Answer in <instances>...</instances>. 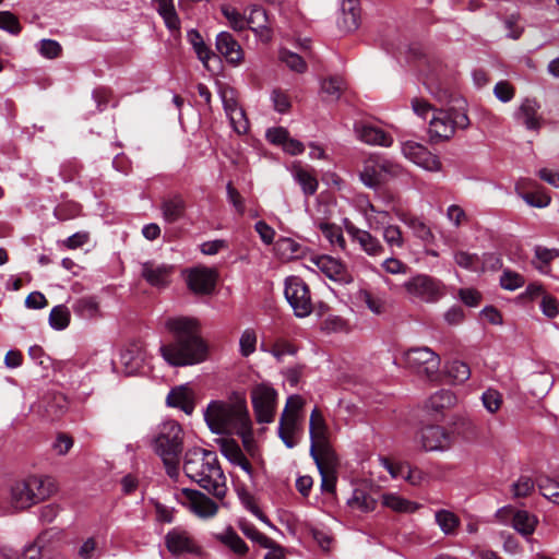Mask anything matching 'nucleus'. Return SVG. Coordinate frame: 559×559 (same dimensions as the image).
<instances>
[{
	"instance_id": "f257e3e1",
	"label": "nucleus",
	"mask_w": 559,
	"mask_h": 559,
	"mask_svg": "<svg viewBox=\"0 0 559 559\" xmlns=\"http://www.w3.org/2000/svg\"><path fill=\"white\" fill-rule=\"evenodd\" d=\"M165 325L174 334V342L160 347L162 356L168 364L188 366L205 360L207 347L200 336L195 319L169 318Z\"/></svg>"
},
{
	"instance_id": "f03ea898",
	"label": "nucleus",
	"mask_w": 559,
	"mask_h": 559,
	"mask_svg": "<svg viewBox=\"0 0 559 559\" xmlns=\"http://www.w3.org/2000/svg\"><path fill=\"white\" fill-rule=\"evenodd\" d=\"M183 471L190 479L215 498L222 500L225 497L227 491L226 477L216 453L197 447L187 450L183 456Z\"/></svg>"
},
{
	"instance_id": "7ed1b4c3",
	"label": "nucleus",
	"mask_w": 559,
	"mask_h": 559,
	"mask_svg": "<svg viewBox=\"0 0 559 559\" xmlns=\"http://www.w3.org/2000/svg\"><path fill=\"white\" fill-rule=\"evenodd\" d=\"M204 418L214 433H238L245 437L251 431V420L246 399L235 394L233 402L213 401L207 405Z\"/></svg>"
},
{
	"instance_id": "20e7f679",
	"label": "nucleus",
	"mask_w": 559,
	"mask_h": 559,
	"mask_svg": "<svg viewBox=\"0 0 559 559\" xmlns=\"http://www.w3.org/2000/svg\"><path fill=\"white\" fill-rule=\"evenodd\" d=\"M183 431L181 426L168 420L159 426L157 436L153 440L154 452L162 459L167 475L176 478L179 474V456L182 452Z\"/></svg>"
},
{
	"instance_id": "39448f33",
	"label": "nucleus",
	"mask_w": 559,
	"mask_h": 559,
	"mask_svg": "<svg viewBox=\"0 0 559 559\" xmlns=\"http://www.w3.org/2000/svg\"><path fill=\"white\" fill-rule=\"evenodd\" d=\"M57 490L58 485L52 477L33 475L11 487V504L24 510L50 498Z\"/></svg>"
},
{
	"instance_id": "423d86ee",
	"label": "nucleus",
	"mask_w": 559,
	"mask_h": 559,
	"mask_svg": "<svg viewBox=\"0 0 559 559\" xmlns=\"http://www.w3.org/2000/svg\"><path fill=\"white\" fill-rule=\"evenodd\" d=\"M406 366L421 378L436 381L439 378L440 357L428 347L411 348L404 354Z\"/></svg>"
},
{
	"instance_id": "0eeeda50",
	"label": "nucleus",
	"mask_w": 559,
	"mask_h": 559,
	"mask_svg": "<svg viewBox=\"0 0 559 559\" xmlns=\"http://www.w3.org/2000/svg\"><path fill=\"white\" fill-rule=\"evenodd\" d=\"M250 395L257 421L272 423L277 407L276 390L269 383H259L252 388Z\"/></svg>"
},
{
	"instance_id": "6e6552de",
	"label": "nucleus",
	"mask_w": 559,
	"mask_h": 559,
	"mask_svg": "<svg viewBox=\"0 0 559 559\" xmlns=\"http://www.w3.org/2000/svg\"><path fill=\"white\" fill-rule=\"evenodd\" d=\"M402 288L409 298L424 302H436L443 296L441 283L426 274L411 277L403 283Z\"/></svg>"
},
{
	"instance_id": "1a4fd4ad",
	"label": "nucleus",
	"mask_w": 559,
	"mask_h": 559,
	"mask_svg": "<svg viewBox=\"0 0 559 559\" xmlns=\"http://www.w3.org/2000/svg\"><path fill=\"white\" fill-rule=\"evenodd\" d=\"M177 501L201 519H210L216 515L218 511L217 503L205 493L183 488L176 493Z\"/></svg>"
},
{
	"instance_id": "9d476101",
	"label": "nucleus",
	"mask_w": 559,
	"mask_h": 559,
	"mask_svg": "<svg viewBox=\"0 0 559 559\" xmlns=\"http://www.w3.org/2000/svg\"><path fill=\"white\" fill-rule=\"evenodd\" d=\"M285 297L297 317L305 318L311 313L310 292L306 283L299 277L292 276L286 280Z\"/></svg>"
},
{
	"instance_id": "9b49d317",
	"label": "nucleus",
	"mask_w": 559,
	"mask_h": 559,
	"mask_svg": "<svg viewBox=\"0 0 559 559\" xmlns=\"http://www.w3.org/2000/svg\"><path fill=\"white\" fill-rule=\"evenodd\" d=\"M419 441L425 451H447L451 448L453 438L444 427L428 425L419 431Z\"/></svg>"
},
{
	"instance_id": "f8f14e48",
	"label": "nucleus",
	"mask_w": 559,
	"mask_h": 559,
	"mask_svg": "<svg viewBox=\"0 0 559 559\" xmlns=\"http://www.w3.org/2000/svg\"><path fill=\"white\" fill-rule=\"evenodd\" d=\"M402 153L407 159L426 170H441L442 165L438 156L430 153L424 145L417 142L407 141L403 143Z\"/></svg>"
},
{
	"instance_id": "ddd939ff",
	"label": "nucleus",
	"mask_w": 559,
	"mask_h": 559,
	"mask_svg": "<svg viewBox=\"0 0 559 559\" xmlns=\"http://www.w3.org/2000/svg\"><path fill=\"white\" fill-rule=\"evenodd\" d=\"M216 271L205 266L191 269L187 276L189 289L197 295H210L216 286Z\"/></svg>"
},
{
	"instance_id": "4468645a",
	"label": "nucleus",
	"mask_w": 559,
	"mask_h": 559,
	"mask_svg": "<svg viewBox=\"0 0 559 559\" xmlns=\"http://www.w3.org/2000/svg\"><path fill=\"white\" fill-rule=\"evenodd\" d=\"M345 229L368 257L378 258L384 254L385 248L382 242L368 230L360 229L349 222L345 223Z\"/></svg>"
},
{
	"instance_id": "2eb2a0df",
	"label": "nucleus",
	"mask_w": 559,
	"mask_h": 559,
	"mask_svg": "<svg viewBox=\"0 0 559 559\" xmlns=\"http://www.w3.org/2000/svg\"><path fill=\"white\" fill-rule=\"evenodd\" d=\"M310 262L333 281L348 283L352 280L346 265L335 258L330 255H313Z\"/></svg>"
},
{
	"instance_id": "dca6fc26",
	"label": "nucleus",
	"mask_w": 559,
	"mask_h": 559,
	"mask_svg": "<svg viewBox=\"0 0 559 559\" xmlns=\"http://www.w3.org/2000/svg\"><path fill=\"white\" fill-rule=\"evenodd\" d=\"M146 353L141 342H131L120 353V362L123 366L126 376L135 374L145 361Z\"/></svg>"
},
{
	"instance_id": "f3484780",
	"label": "nucleus",
	"mask_w": 559,
	"mask_h": 559,
	"mask_svg": "<svg viewBox=\"0 0 559 559\" xmlns=\"http://www.w3.org/2000/svg\"><path fill=\"white\" fill-rule=\"evenodd\" d=\"M174 266L165 263L147 261L142 263V277L154 287L164 288L169 285Z\"/></svg>"
},
{
	"instance_id": "a211bd4d",
	"label": "nucleus",
	"mask_w": 559,
	"mask_h": 559,
	"mask_svg": "<svg viewBox=\"0 0 559 559\" xmlns=\"http://www.w3.org/2000/svg\"><path fill=\"white\" fill-rule=\"evenodd\" d=\"M165 545L168 551L175 556L199 551L198 545L189 533L179 528H173L166 534Z\"/></svg>"
},
{
	"instance_id": "6ab92c4d",
	"label": "nucleus",
	"mask_w": 559,
	"mask_h": 559,
	"mask_svg": "<svg viewBox=\"0 0 559 559\" xmlns=\"http://www.w3.org/2000/svg\"><path fill=\"white\" fill-rule=\"evenodd\" d=\"M499 516H511L512 526L523 536H530L534 533L538 523L535 515L531 514L525 510H514L513 508H503L498 512Z\"/></svg>"
},
{
	"instance_id": "aec40b11",
	"label": "nucleus",
	"mask_w": 559,
	"mask_h": 559,
	"mask_svg": "<svg viewBox=\"0 0 559 559\" xmlns=\"http://www.w3.org/2000/svg\"><path fill=\"white\" fill-rule=\"evenodd\" d=\"M539 103L535 98H525L514 116L527 130L538 131L542 128L543 118L538 115Z\"/></svg>"
},
{
	"instance_id": "412c9836",
	"label": "nucleus",
	"mask_w": 559,
	"mask_h": 559,
	"mask_svg": "<svg viewBox=\"0 0 559 559\" xmlns=\"http://www.w3.org/2000/svg\"><path fill=\"white\" fill-rule=\"evenodd\" d=\"M456 396L449 390H440L426 402V409L435 420L443 418L444 411L456 404Z\"/></svg>"
},
{
	"instance_id": "4be33fe9",
	"label": "nucleus",
	"mask_w": 559,
	"mask_h": 559,
	"mask_svg": "<svg viewBox=\"0 0 559 559\" xmlns=\"http://www.w3.org/2000/svg\"><path fill=\"white\" fill-rule=\"evenodd\" d=\"M216 49L231 64H238L243 59L240 45L228 32H222L217 35Z\"/></svg>"
},
{
	"instance_id": "5701e85b",
	"label": "nucleus",
	"mask_w": 559,
	"mask_h": 559,
	"mask_svg": "<svg viewBox=\"0 0 559 559\" xmlns=\"http://www.w3.org/2000/svg\"><path fill=\"white\" fill-rule=\"evenodd\" d=\"M431 138L449 140L454 135L450 110H436L429 121Z\"/></svg>"
},
{
	"instance_id": "b1692460",
	"label": "nucleus",
	"mask_w": 559,
	"mask_h": 559,
	"mask_svg": "<svg viewBox=\"0 0 559 559\" xmlns=\"http://www.w3.org/2000/svg\"><path fill=\"white\" fill-rule=\"evenodd\" d=\"M310 455L316 462L319 473L322 472H336L338 466V460L331 448L330 442L310 447Z\"/></svg>"
},
{
	"instance_id": "393cba45",
	"label": "nucleus",
	"mask_w": 559,
	"mask_h": 559,
	"mask_svg": "<svg viewBox=\"0 0 559 559\" xmlns=\"http://www.w3.org/2000/svg\"><path fill=\"white\" fill-rule=\"evenodd\" d=\"M338 27L344 32H354L360 25V5L358 0H342Z\"/></svg>"
},
{
	"instance_id": "a878e982",
	"label": "nucleus",
	"mask_w": 559,
	"mask_h": 559,
	"mask_svg": "<svg viewBox=\"0 0 559 559\" xmlns=\"http://www.w3.org/2000/svg\"><path fill=\"white\" fill-rule=\"evenodd\" d=\"M247 19V26L252 29L264 41L271 39V27L266 11L259 7L252 5Z\"/></svg>"
},
{
	"instance_id": "bb28decb",
	"label": "nucleus",
	"mask_w": 559,
	"mask_h": 559,
	"mask_svg": "<svg viewBox=\"0 0 559 559\" xmlns=\"http://www.w3.org/2000/svg\"><path fill=\"white\" fill-rule=\"evenodd\" d=\"M69 407L67 397L61 393L48 394L39 405V413L50 419L55 420L60 418Z\"/></svg>"
},
{
	"instance_id": "cd10ccee",
	"label": "nucleus",
	"mask_w": 559,
	"mask_h": 559,
	"mask_svg": "<svg viewBox=\"0 0 559 559\" xmlns=\"http://www.w3.org/2000/svg\"><path fill=\"white\" fill-rule=\"evenodd\" d=\"M329 428L323 417L322 412L314 407L310 414L309 418V435L311 440V445L314 447L318 444H323L329 442Z\"/></svg>"
},
{
	"instance_id": "c85d7f7f",
	"label": "nucleus",
	"mask_w": 559,
	"mask_h": 559,
	"mask_svg": "<svg viewBox=\"0 0 559 559\" xmlns=\"http://www.w3.org/2000/svg\"><path fill=\"white\" fill-rule=\"evenodd\" d=\"M222 454L233 464L238 465L248 475H252V466L243 454L239 444L233 439H223L219 442Z\"/></svg>"
},
{
	"instance_id": "c756f323",
	"label": "nucleus",
	"mask_w": 559,
	"mask_h": 559,
	"mask_svg": "<svg viewBox=\"0 0 559 559\" xmlns=\"http://www.w3.org/2000/svg\"><path fill=\"white\" fill-rule=\"evenodd\" d=\"M301 430V418H294L293 416H286L282 414L278 426V437L284 444L292 449L297 444L295 436Z\"/></svg>"
},
{
	"instance_id": "7c9ffc66",
	"label": "nucleus",
	"mask_w": 559,
	"mask_h": 559,
	"mask_svg": "<svg viewBox=\"0 0 559 559\" xmlns=\"http://www.w3.org/2000/svg\"><path fill=\"white\" fill-rule=\"evenodd\" d=\"M355 131L358 138L367 144L382 146L392 144V138L379 128L369 124H356Z\"/></svg>"
},
{
	"instance_id": "2f4dec72",
	"label": "nucleus",
	"mask_w": 559,
	"mask_h": 559,
	"mask_svg": "<svg viewBox=\"0 0 559 559\" xmlns=\"http://www.w3.org/2000/svg\"><path fill=\"white\" fill-rule=\"evenodd\" d=\"M167 404L182 409L190 415L194 409L193 392L187 385L173 389L167 396Z\"/></svg>"
},
{
	"instance_id": "473e14b6",
	"label": "nucleus",
	"mask_w": 559,
	"mask_h": 559,
	"mask_svg": "<svg viewBox=\"0 0 559 559\" xmlns=\"http://www.w3.org/2000/svg\"><path fill=\"white\" fill-rule=\"evenodd\" d=\"M160 209L164 219L168 223H175L183 216L186 202L181 195L176 194L163 200Z\"/></svg>"
},
{
	"instance_id": "72a5a7b5",
	"label": "nucleus",
	"mask_w": 559,
	"mask_h": 559,
	"mask_svg": "<svg viewBox=\"0 0 559 559\" xmlns=\"http://www.w3.org/2000/svg\"><path fill=\"white\" fill-rule=\"evenodd\" d=\"M382 503L384 507L397 513H414L420 504L401 497L397 493L389 492L382 495Z\"/></svg>"
},
{
	"instance_id": "f704fd0d",
	"label": "nucleus",
	"mask_w": 559,
	"mask_h": 559,
	"mask_svg": "<svg viewBox=\"0 0 559 559\" xmlns=\"http://www.w3.org/2000/svg\"><path fill=\"white\" fill-rule=\"evenodd\" d=\"M347 504L354 511L368 513L376 509L377 500L364 489H355L352 497L347 500Z\"/></svg>"
},
{
	"instance_id": "c9c22d12",
	"label": "nucleus",
	"mask_w": 559,
	"mask_h": 559,
	"mask_svg": "<svg viewBox=\"0 0 559 559\" xmlns=\"http://www.w3.org/2000/svg\"><path fill=\"white\" fill-rule=\"evenodd\" d=\"M157 12L170 31H179L180 19L176 12L174 0H156Z\"/></svg>"
},
{
	"instance_id": "e433bc0d",
	"label": "nucleus",
	"mask_w": 559,
	"mask_h": 559,
	"mask_svg": "<svg viewBox=\"0 0 559 559\" xmlns=\"http://www.w3.org/2000/svg\"><path fill=\"white\" fill-rule=\"evenodd\" d=\"M218 539L238 556L242 557L247 555L249 550L243 539L230 527L219 534Z\"/></svg>"
},
{
	"instance_id": "4c0bfd02",
	"label": "nucleus",
	"mask_w": 559,
	"mask_h": 559,
	"mask_svg": "<svg viewBox=\"0 0 559 559\" xmlns=\"http://www.w3.org/2000/svg\"><path fill=\"white\" fill-rule=\"evenodd\" d=\"M188 39L192 45L194 52L197 53L199 60L204 64L205 68H209V60L214 57V52L205 45L202 36L195 29H191L188 32Z\"/></svg>"
},
{
	"instance_id": "58836bf2",
	"label": "nucleus",
	"mask_w": 559,
	"mask_h": 559,
	"mask_svg": "<svg viewBox=\"0 0 559 559\" xmlns=\"http://www.w3.org/2000/svg\"><path fill=\"white\" fill-rule=\"evenodd\" d=\"M436 522L445 535H454L461 521L457 515L448 510L436 512Z\"/></svg>"
},
{
	"instance_id": "ea45409f",
	"label": "nucleus",
	"mask_w": 559,
	"mask_h": 559,
	"mask_svg": "<svg viewBox=\"0 0 559 559\" xmlns=\"http://www.w3.org/2000/svg\"><path fill=\"white\" fill-rule=\"evenodd\" d=\"M318 227L331 245L337 246L340 249L345 250L346 241L341 227L336 226L335 224L325 222L319 223Z\"/></svg>"
},
{
	"instance_id": "a19ab883",
	"label": "nucleus",
	"mask_w": 559,
	"mask_h": 559,
	"mask_svg": "<svg viewBox=\"0 0 559 559\" xmlns=\"http://www.w3.org/2000/svg\"><path fill=\"white\" fill-rule=\"evenodd\" d=\"M238 527L249 539L259 544L261 547H272L273 540L259 532L255 526L248 521L240 520L238 522Z\"/></svg>"
},
{
	"instance_id": "79ce46f5",
	"label": "nucleus",
	"mask_w": 559,
	"mask_h": 559,
	"mask_svg": "<svg viewBox=\"0 0 559 559\" xmlns=\"http://www.w3.org/2000/svg\"><path fill=\"white\" fill-rule=\"evenodd\" d=\"M73 310L83 318H94L98 314L99 306L94 297H83L75 301Z\"/></svg>"
},
{
	"instance_id": "37998d69",
	"label": "nucleus",
	"mask_w": 559,
	"mask_h": 559,
	"mask_svg": "<svg viewBox=\"0 0 559 559\" xmlns=\"http://www.w3.org/2000/svg\"><path fill=\"white\" fill-rule=\"evenodd\" d=\"M296 181L301 186V189L306 195H312L318 189V180L310 171L297 168L294 173Z\"/></svg>"
},
{
	"instance_id": "c03bdc74",
	"label": "nucleus",
	"mask_w": 559,
	"mask_h": 559,
	"mask_svg": "<svg viewBox=\"0 0 559 559\" xmlns=\"http://www.w3.org/2000/svg\"><path fill=\"white\" fill-rule=\"evenodd\" d=\"M382 238L386 246L391 249H402L405 243L403 231L397 225H386L382 230Z\"/></svg>"
},
{
	"instance_id": "a18cd8bd",
	"label": "nucleus",
	"mask_w": 559,
	"mask_h": 559,
	"mask_svg": "<svg viewBox=\"0 0 559 559\" xmlns=\"http://www.w3.org/2000/svg\"><path fill=\"white\" fill-rule=\"evenodd\" d=\"M70 323V311L64 305L56 306L49 314V324L55 330H63Z\"/></svg>"
},
{
	"instance_id": "49530a36",
	"label": "nucleus",
	"mask_w": 559,
	"mask_h": 559,
	"mask_svg": "<svg viewBox=\"0 0 559 559\" xmlns=\"http://www.w3.org/2000/svg\"><path fill=\"white\" fill-rule=\"evenodd\" d=\"M481 403L488 413L496 414L503 404V396L498 390L488 388L481 394Z\"/></svg>"
},
{
	"instance_id": "de8ad7c7",
	"label": "nucleus",
	"mask_w": 559,
	"mask_h": 559,
	"mask_svg": "<svg viewBox=\"0 0 559 559\" xmlns=\"http://www.w3.org/2000/svg\"><path fill=\"white\" fill-rule=\"evenodd\" d=\"M345 82L341 76H331L321 83L323 93L331 97V99H338L345 90Z\"/></svg>"
},
{
	"instance_id": "09e8293b",
	"label": "nucleus",
	"mask_w": 559,
	"mask_h": 559,
	"mask_svg": "<svg viewBox=\"0 0 559 559\" xmlns=\"http://www.w3.org/2000/svg\"><path fill=\"white\" fill-rule=\"evenodd\" d=\"M404 223L413 230L414 235L424 240V241H432L435 236L429 226H427L423 221L417 217H411L404 219Z\"/></svg>"
},
{
	"instance_id": "8fccbe9b",
	"label": "nucleus",
	"mask_w": 559,
	"mask_h": 559,
	"mask_svg": "<svg viewBox=\"0 0 559 559\" xmlns=\"http://www.w3.org/2000/svg\"><path fill=\"white\" fill-rule=\"evenodd\" d=\"M377 165L378 173L381 175L382 181L399 177L404 173V169L401 165L389 159L379 160L377 162Z\"/></svg>"
},
{
	"instance_id": "3c124183",
	"label": "nucleus",
	"mask_w": 559,
	"mask_h": 559,
	"mask_svg": "<svg viewBox=\"0 0 559 559\" xmlns=\"http://www.w3.org/2000/svg\"><path fill=\"white\" fill-rule=\"evenodd\" d=\"M280 59L293 71L302 73L307 69V64L304 59L299 55L289 50H281Z\"/></svg>"
},
{
	"instance_id": "603ef678",
	"label": "nucleus",
	"mask_w": 559,
	"mask_h": 559,
	"mask_svg": "<svg viewBox=\"0 0 559 559\" xmlns=\"http://www.w3.org/2000/svg\"><path fill=\"white\" fill-rule=\"evenodd\" d=\"M223 15L227 19L229 25L235 31H242L247 27V19L238 12L235 8L231 7H223L222 8Z\"/></svg>"
},
{
	"instance_id": "864d4df0",
	"label": "nucleus",
	"mask_w": 559,
	"mask_h": 559,
	"mask_svg": "<svg viewBox=\"0 0 559 559\" xmlns=\"http://www.w3.org/2000/svg\"><path fill=\"white\" fill-rule=\"evenodd\" d=\"M449 376L457 383H463L471 377V369L467 364L455 360L448 368Z\"/></svg>"
},
{
	"instance_id": "5fc2aeb1",
	"label": "nucleus",
	"mask_w": 559,
	"mask_h": 559,
	"mask_svg": "<svg viewBox=\"0 0 559 559\" xmlns=\"http://www.w3.org/2000/svg\"><path fill=\"white\" fill-rule=\"evenodd\" d=\"M227 116L229 118L231 127L238 134L247 133V131L249 130V121L242 108L231 110V112Z\"/></svg>"
},
{
	"instance_id": "6e6d98bb",
	"label": "nucleus",
	"mask_w": 559,
	"mask_h": 559,
	"mask_svg": "<svg viewBox=\"0 0 559 559\" xmlns=\"http://www.w3.org/2000/svg\"><path fill=\"white\" fill-rule=\"evenodd\" d=\"M297 348L294 344L284 338H278L274 342L271 348L272 355L278 360L282 361L283 358L287 355H295Z\"/></svg>"
},
{
	"instance_id": "4d7b16f0",
	"label": "nucleus",
	"mask_w": 559,
	"mask_h": 559,
	"mask_svg": "<svg viewBox=\"0 0 559 559\" xmlns=\"http://www.w3.org/2000/svg\"><path fill=\"white\" fill-rule=\"evenodd\" d=\"M257 345V335L253 330L247 329L242 332L240 340H239V346H240V353L243 357H248L255 350Z\"/></svg>"
},
{
	"instance_id": "13d9d810",
	"label": "nucleus",
	"mask_w": 559,
	"mask_h": 559,
	"mask_svg": "<svg viewBox=\"0 0 559 559\" xmlns=\"http://www.w3.org/2000/svg\"><path fill=\"white\" fill-rule=\"evenodd\" d=\"M538 487L544 497L559 504V483L550 478H545L539 480Z\"/></svg>"
},
{
	"instance_id": "bf43d9fd",
	"label": "nucleus",
	"mask_w": 559,
	"mask_h": 559,
	"mask_svg": "<svg viewBox=\"0 0 559 559\" xmlns=\"http://www.w3.org/2000/svg\"><path fill=\"white\" fill-rule=\"evenodd\" d=\"M359 297L374 314H381L384 312L385 302L381 298L373 296L368 290L359 292Z\"/></svg>"
},
{
	"instance_id": "052dcab7",
	"label": "nucleus",
	"mask_w": 559,
	"mask_h": 559,
	"mask_svg": "<svg viewBox=\"0 0 559 559\" xmlns=\"http://www.w3.org/2000/svg\"><path fill=\"white\" fill-rule=\"evenodd\" d=\"M520 195L531 206L546 207L550 203V197L539 190L523 192Z\"/></svg>"
},
{
	"instance_id": "680f3d73",
	"label": "nucleus",
	"mask_w": 559,
	"mask_h": 559,
	"mask_svg": "<svg viewBox=\"0 0 559 559\" xmlns=\"http://www.w3.org/2000/svg\"><path fill=\"white\" fill-rule=\"evenodd\" d=\"M525 281L522 275L512 271H504L500 277L502 288L515 290L524 285Z\"/></svg>"
},
{
	"instance_id": "e2e57ef3",
	"label": "nucleus",
	"mask_w": 559,
	"mask_h": 559,
	"mask_svg": "<svg viewBox=\"0 0 559 559\" xmlns=\"http://www.w3.org/2000/svg\"><path fill=\"white\" fill-rule=\"evenodd\" d=\"M0 28L14 35L21 32L17 17L9 11H0Z\"/></svg>"
},
{
	"instance_id": "0e129e2a",
	"label": "nucleus",
	"mask_w": 559,
	"mask_h": 559,
	"mask_svg": "<svg viewBox=\"0 0 559 559\" xmlns=\"http://www.w3.org/2000/svg\"><path fill=\"white\" fill-rule=\"evenodd\" d=\"M381 266L386 273L392 275H404L407 274L409 270L407 264L394 257L386 258Z\"/></svg>"
},
{
	"instance_id": "69168bd1",
	"label": "nucleus",
	"mask_w": 559,
	"mask_h": 559,
	"mask_svg": "<svg viewBox=\"0 0 559 559\" xmlns=\"http://www.w3.org/2000/svg\"><path fill=\"white\" fill-rule=\"evenodd\" d=\"M495 96L502 103H508L513 99L515 88L508 81H500L493 87Z\"/></svg>"
},
{
	"instance_id": "338daca9",
	"label": "nucleus",
	"mask_w": 559,
	"mask_h": 559,
	"mask_svg": "<svg viewBox=\"0 0 559 559\" xmlns=\"http://www.w3.org/2000/svg\"><path fill=\"white\" fill-rule=\"evenodd\" d=\"M361 181L370 188H376L382 181L381 175L378 173V165L366 166L360 174Z\"/></svg>"
},
{
	"instance_id": "774afa93",
	"label": "nucleus",
	"mask_w": 559,
	"mask_h": 559,
	"mask_svg": "<svg viewBox=\"0 0 559 559\" xmlns=\"http://www.w3.org/2000/svg\"><path fill=\"white\" fill-rule=\"evenodd\" d=\"M45 535L38 536V538L24 548L21 559H41L44 548Z\"/></svg>"
}]
</instances>
